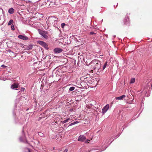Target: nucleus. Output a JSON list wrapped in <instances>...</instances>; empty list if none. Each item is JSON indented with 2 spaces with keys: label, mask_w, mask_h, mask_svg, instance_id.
Instances as JSON below:
<instances>
[{
  "label": "nucleus",
  "mask_w": 152,
  "mask_h": 152,
  "mask_svg": "<svg viewBox=\"0 0 152 152\" xmlns=\"http://www.w3.org/2000/svg\"><path fill=\"white\" fill-rule=\"evenodd\" d=\"M90 65L91 68L92 69L91 71H94V72H98L101 67V64L100 62L98 60H93L90 63Z\"/></svg>",
  "instance_id": "nucleus-1"
},
{
  "label": "nucleus",
  "mask_w": 152,
  "mask_h": 152,
  "mask_svg": "<svg viewBox=\"0 0 152 152\" xmlns=\"http://www.w3.org/2000/svg\"><path fill=\"white\" fill-rule=\"evenodd\" d=\"M58 19V18L55 16H50L48 19V23L49 24L54 26L56 24Z\"/></svg>",
  "instance_id": "nucleus-2"
},
{
  "label": "nucleus",
  "mask_w": 152,
  "mask_h": 152,
  "mask_svg": "<svg viewBox=\"0 0 152 152\" xmlns=\"http://www.w3.org/2000/svg\"><path fill=\"white\" fill-rule=\"evenodd\" d=\"M39 33L44 38L47 39L48 37L47 35V32L46 31H43L40 29L38 30Z\"/></svg>",
  "instance_id": "nucleus-3"
},
{
  "label": "nucleus",
  "mask_w": 152,
  "mask_h": 152,
  "mask_svg": "<svg viewBox=\"0 0 152 152\" xmlns=\"http://www.w3.org/2000/svg\"><path fill=\"white\" fill-rule=\"evenodd\" d=\"M124 24L127 26H129L130 25V21L129 20V18L127 16L125 18L124 20Z\"/></svg>",
  "instance_id": "nucleus-4"
},
{
  "label": "nucleus",
  "mask_w": 152,
  "mask_h": 152,
  "mask_svg": "<svg viewBox=\"0 0 152 152\" xmlns=\"http://www.w3.org/2000/svg\"><path fill=\"white\" fill-rule=\"evenodd\" d=\"M109 104H107L102 109V113L104 114L108 110L109 108Z\"/></svg>",
  "instance_id": "nucleus-5"
},
{
  "label": "nucleus",
  "mask_w": 152,
  "mask_h": 152,
  "mask_svg": "<svg viewBox=\"0 0 152 152\" xmlns=\"http://www.w3.org/2000/svg\"><path fill=\"white\" fill-rule=\"evenodd\" d=\"M38 42L39 44L43 46L45 48L48 49V45L46 44L44 42L41 41H39Z\"/></svg>",
  "instance_id": "nucleus-6"
},
{
  "label": "nucleus",
  "mask_w": 152,
  "mask_h": 152,
  "mask_svg": "<svg viewBox=\"0 0 152 152\" xmlns=\"http://www.w3.org/2000/svg\"><path fill=\"white\" fill-rule=\"evenodd\" d=\"M86 139V137L83 135H80L78 138V141L83 142Z\"/></svg>",
  "instance_id": "nucleus-7"
},
{
  "label": "nucleus",
  "mask_w": 152,
  "mask_h": 152,
  "mask_svg": "<svg viewBox=\"0 0 152 152\" xmlns=\"http://www.w3.org/2000/svg\"><path fill=\"white\" fill-rule=\"evenodd\" d=\"M54 51L56 53H58L63 51L62 49L59 48H56L54 49Z\"/></svg>",
  "instance_id": "nucleus-8"
},
{
  "label": "nucleus",
  "mask_w": 152,
  "mask_h": 152,
  "mask_svg": "<svg viewBox=\"0 0 152 152\" xmlns=\"http://www.w3.org/2000/svg\"><path fill=\"white\" fill-rule=\"evenodd\" d=\"M18 38L23 40H26L28 39V37L22 35H19L18 36Z\"/></svg>",
  "instance_id": "nucleus-9"
},
{
  "label": "nucleus",
  "mask_w": 152,
  "mask_h": 152,
  "mask_svg": "<svg viewBox=\"0 0 152 152\" xmlns=\"http://www.w3.org/2000/svg\"><path fill=\"white\" fill-rule=\"evenodd\" d=\"M18 84L15 83H13L11 86V88L12 89L18 88Z\"/></svg>",
  "instance_id": "nucleus-10"
},
{
  "label": "nucleus",
  "mask_w": 152,
  "mask_h": 152,
  "mask_svg": "<svg viewBox=\"0 0 152 152\" xmlns=\"http://www.w3.org/2000/svg\"><path fill=\"white\" fill-rule=\"evenodd\" d=\"M125 97H126L125 95H122V96H120L116 97V99L117 100V99H118V100H122L123 98H124Z\"/></svg>",
  "instance_id": "nucleus-11"
},
{
  "label": "nucleus",
  "mask_w": 152,
  "mask_h": 152,
  "mask_svg": "<svg viewBox=\"0 0 152 152\" xmlns=\"http://www.w3.org/2000/svg\"><path fill=\"white\" fill-rule=\"evenodd\" d=\"M14 12V9L12 8H11L9 10L8 12L11 14H13Z\"/></svg>",
  "instance_id": "nucleus-12"
},
{
  "label": "nucleus",
  "mask_w": 152,
  "mask_h": 152,
  "mask_svg": "<svg viewBox=\"0 0 152 152\" xmlns=\"http://www.w3.org/2000/svg\"><path fill=\"white\" fill-rule=\"evenodd\" d=\"M78 59L79 61L81 60V62H82V59H83V55H80L78 57Z\"/></svg>",
  "instance_id": "nucleus-13"
},
{
  "label": "nucleus",
  "mask_w": 152,
  "mask_h": 152,
  "mask_svg": "<svg viewBox=\"0 0 152 152\" xmlns=\"http://www.w3.org/2000/svg\"><path fill=\"white\" fill-rule=\"evenodd\" d=\"M71 120L70 119V118H68L67 119H66V120H64L63 121H62L61 123L62 124H64V123H65L68 122L70 120Z\"/></svg>",
  "instance_id": "nucleus-14"
},
{
  "label": "nucleus",
  "mask_w": 152,
  "mask_h": 152,
  "mask_svg": "<svg viewBox=\"0 0 152 152\" xmlns=\"http://www.w3.org/2000/svg\"><path fill=\"white\" fill-rule=\"evenodd\" d=\"M135 79L134 78H132L130 81V83H133L135 82Z\"/></svg>",
  "instance_id": "nucleus-15"
},
{
  "label": "nucleus",
  "mask_w": 152,
  "mask_h": 152,
  "mask_svg": "<svg viewBox=\"0 0 152 152\" xmlns=\"http://www.w3.org/2000/svg\"><path fill=\"white\" fill-rule=\"evenodd\" d=\"M13 22V21L12 19L10 20L8 23V26L10 25L11 24H12Z\"/></svg>",
  "instance_id": "nucleus-16"
},
{
  "label": "nucleus",
  "mask_w": 152,
  "mask_h": 152,
  "mask_svg": "<svg viewBox=\"0 0 152 152\" xmlns=\"http://www.w3.org/2000/svg\"><path fill=\"white\" fill-rule=\"evenodd\" d=\"M79 123V122L76 121L75 122H73L72 123H71L69 125V126H71L73 125H75L76 124H77Z\"/></svg>",
  "instance_id": "nucleus-17"
},
{
  "label": "nucleus",
  "mask_w": 152,
  "mask_h": 152,
  "mask_svg": "<svg viewBox=\"0 0 152 152\" xmlns=\"http://www.w3.org/2000/svg\"><path fill=\"white\" fill-rule=\"evenodd\" d=\"M107 62H106L104 64V65L103 68V70H104L105 69V68L107 66Z\"/></svg>",
  "instance_id": "nucleus-18"
},
{
  "label": "nucleus",
  "mask_w": 152,
  "mask_h": 152,
  "mask_svg": "<svg viewBox=\"0 0 152 152\" xmlns=\"http://www.w3.org/2000/svg\"><path fill=\"white\" fill-rule=\"evenodd\" d=\"M75 88L74 87H71L69 88V90L70 91H72L74 90Z\"/></svg>",
  "instance_id": "nucleus-19"
},
{
  "label": "nucleus",
  "mask_w": 152,
  "mask_h": 152,
  "mask_svg": "<svg viewBox=\"0 0 152 152\" xmlns=\"http://www.w3.org/2000/svg\"><path fill=\"white\" fill-rule=\"evenodd\" d=\"M65 25V24L64 23H62L61 24V27L62 28H64V26Z\"/></svg>",
  "instance_id": "nucleus-20"
},
{
  "label": "nucleus",
  "mask_w": 152,
  "mask_h": 152,
  "mask_svg": "<svg viewBox=\"0 0 152 152\" xmlns=\"http://www.w3.org/2000/svg\"><path fill=\"white\" fill-rule=\"evenodd\" d=\"M11 28L12 30H14L15 29L13 25H12L11 26Z\"/></svg>",
  "instance_id": "nucleus-21"
},
{
  "label": "nucleus",
  "mask_w": 152,
  "mask_h": 152,
  "mask_svg": "<svg viewBox=\"0 0 152 152\" xmlns=\"http://www.w3.org/2000/svg\"><path fill=\"white\" fill-rule=\"evenodd\" d=\"M96 34L94 32H90V34H91V35H93V34Z\"/></svg>",
  "instance_id": "nucleus-22"
},
{
  "label": "nucleus",
  "mask_w": 152,
  "mask_h": 152,
  "mask_svg": "<svg viewBox=\"0 0 152 152\" xmlns=\"http://www.w3.org/2000/svg\"><path fill=\"white\" fill-rule=\"evenodd\" d=\"M1 67H4V68H6L7 67V66H5L4 65H2L1 66Z\"/></svg>",
  "instance_id": "nucleus-23"
},
{
  "label": "nucleus",
  "mask_w": 152,
  "mask_h": 152,
  "mask_svg": "<svg viewBox=\"0 0 152 152\" xmlns=\"http://www.w3.org/2000/svg\"><path fill=\"white\" fill-rule=\"evenodd\" d=\"M68 150L67 149H65L64 151L63 152H67Z\"/></svg>",
  "instance_id": "nucleus-24"
},
{
  "label": "nucleus",
  "mask_w": 152,
  "mask_h": 152,
  "mask_svg": "<svg viewBox=\"0 0 152 152\" xmlns=\"http://www.w3.org/2000/svg\"><path fill=\"white\" fill-rule=\"evenodd\" d=\"M86 63L87 65H90L89 63L88 64V62L87 61H86Z\"/></svg>",
  "instance_id": "nucleus-25"
},
{
  "label": "nucleus",
  "mask_w": 152,
  "mask_h": 152,
  "mask_svg": "<svg viewBox=\"0 0 152 152\" xmlns=\"http://www.w3.org/2000/svg\"><path fill=\"white\" fill-rule=\"evenodd\" d=\"M89 140H86V142H88V141H89Z\"/></svg>",
  "instance_id": "nucleus-26"
},
{
  "label": "nucleus",
  "mask_w": 152,
  "mask_h": 152,
  "mask_svg": "<svg viewBox=\"0 0 152 152\" xmlns=\"http://www.w3.org/2000/svg\"><path fill=\"white\" fill-rule=\"evenodd\" d=\"M28 152H30V150L29 149H28Z\"/></svg>",
  "instance_id": "nucleus-27"
},
{
  "label": "nucleus",
  "mask_w": 152,
  "mask_h": 152,
  "mask_svg": "<svg viewBox=\"0 0 152 152\" xmlns=\"http://www.w3.org/2000/svg\"><path fill=\"white\" fill-rule=\"evenodd\" d=\"M80 54V53H78V55H79V54Z\"/></svg>",
  "instance_id": "nucleus-28"
},
{
  "label": "nucleus",
  "mask_w": 152,
  "mask_h": 152,
  "mask_svg": "<svg viewBox=\"0 0 152 152\" xmlns=\"http://www.w3.org/2000/svg\"><path fill=\"white\" fill-rule=\"evenodd\" d=\"M151 87H152V85H151Z\"/></svg>",
  "instance_id": "nucleus-29"
},
{
  "label": "nucleus",
  "mask_w": 152,
  "mask_h": 152,
  "mask_svg": "<svg viewBox=\"0 0 152 152\" xmlns=\"http://www.w3.org/2000/svg\"><path fill=\"white\" fill-rule=\"evenodd\" d=\"M24 90V88H23V90Z\"/></svg>",
  "instance_id": "nucleus-30"
},
{
  "label": "nucleus",
  "mask_w": 152,
  "mask_h": 152,
  "mask_svg": "<svg viewBox=\"0 0 152 152\" xmlns=\"http://www.w3.org/2000/svg\"><path fill=\"white\" fill-rule=\"evenodd\" d=\"M24 90V88H23V90Z\"/></svg>",
  "instance_id": "nucleus-31"
}]
</instances>
